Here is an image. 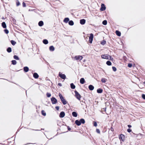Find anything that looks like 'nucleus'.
<instances>
[{"label": "nucleus", "instance_id": "1", "mask_svg": "<svg viewBox=\"0 0 145 145\" xmlns=\"http://www.w3.org/2000/svg\"><path fill=\"white\" fill-rule=\"evenodd\" d=\"M59 96L60 97V98L64 105H65L67 104V102L66 101L65 99L63 97L62 95L60 94V93H59Z\"/></svg>", "mask_w": 145, "mask_h": 145}, {"label": "nucleus", "instance_id": "2", "mask_svg": "<svg viewBox=\"0 0 145 145\" xmlns=\"http://www.w3.org/2000/svg\"><path fill=\"white\" fill-rule=\"evenodd\" d=\"M88 36L89 37V41L90 43L91 44L93 38V35L92 33H91Z\"/></svg>", "mask_w": 145, "mask_h": 145}, {"label": "nucleus", "instance_id": "3", "mask_svg": "<svg viewBox=\"0 0 145 145\" xmlns=\"http://www.w3.org/2000/svg\"><path fill=\"white\" fill-rule=\"evenodd\" d=\"M75 93V96L76 97L77 99L80 100L81 98V96L80 95L79 93L76 91H74Z\"/></svg>", "mask_w": 145, "mask_h": 145}, {"label": "nucleus", "instance_id": "4", "mask_svg": "<svg viewBox=\"0 0 145 145\" xmlns=\"http://www.w3.org/2000/svg\"><path fill=\"white\" fill-rule=\"evenodd\" d=\"M109 55L107 54H104L101 55V57L103 59H109Z\"/></svg>", "mask_w": 145, "mask_h": 145}, {"label": "nucleus", "instance_id": "5", "mask_svg": "<svg viewBox=\"0 0 145 145\" xmlns=\"http://www.w3.org/2000/svg\"><path fill=\"white\" fill-rule=\"evenodd\" d=\"M74 58L76 60L80 61L82 59L83 57L81 56H77L74 57Z\"/></svg>", "mask_w": 145, "mask_h": 145}, {"label": "nucleus", "instance_id": "6", "mask_svg": "<svg viewBox=\"0 0 145 145\" xmlns=\"http://www.w3.org/2000/svg\"><path fill=\"white\" fill-rule=\"evenodd\" d=\"M59 75L60 77L63 79H65L66 78V76L65 74H63L60 72L59 73Z\"/></svg>", "mask_w": 145, "mask_h": 145}, {"label": "nucleus", "instance_id": "7", "mask_svg": "<svg viewBox=\"0 0 145 145\" xmlns=\"http://www.w3.org/2000/svg\"><path fill=\"white\" fill-rule=\"evenodd\" d=\"M51 101L52 103L53 104H55L57 102V99L54 97H52L51 99Z\"/></svg>", "mask_w": 145, "mask_h": 145}, {"label": "nucleus", "instance_id": "8", "mask_svg": "<svg viewBox=\"0 0 145 145\" xmlns=\"http://www.w3.org/2000/svg\"><path fill=\"white\" fill-rule=\"evenodd\" d=\"M106 9V7L104 4H102L101 5V7L100 8V10L101 11H103Z\"/></svg>", "mask_w": 145, "mask_h": 145}, {"label": "nucleus", "instance_id": "9", "mask_svg": "<svg viewBox=\"0 0 145 145\" xmlns=\"http://www.w3.org/2000/svg\"><path fill=\"white\" fill-rule=\"evenodd\" d=\"M119 138L120 140H121L122 141H124L125 140V136L121 134L120 137H119Z\"/></svg>", "mask_w": 145, "mask_h": 145}, {"label": "nucleus", "instance_id": "10", "mask_svg": "<svg viewBox=\"0 0 145 145\" xmlns=\"http://www.w3.org/2000/svg\"><path fill=\"white\" fill-rule=\"evenodd\" d=\"M65 115V113L63 112H61L60 114L59 117L61 118H63Z\"/></svg>", "mask_w": 145, "mask_h": 145}, {"label": "nucleus", "instance_id": "11", "mask_svg": "<svg viewBox=\"0 0 145 145\" xmlns=\"http://www.w3.org/2000/svg\"><path fill=\"white\" fill-rule=\"evenodd\" d=\"M86 22V20L84 19L81 20L80 21V23L81 24H84Z\"/></svg>", "mask_w": 145, "mask_h": 145}, {"label": "nucleus", "instance_id": "12", "mask_svg": "<svg viewBox=\"0 0 145 145\" xmlns=\"http://www.w3.org/2000/svg\"><path fill=\"white\" fill-rule=\"evenodd\" d=\"M85 81L84 79L83 78H82L80 79V82L81 84H84L85 83Z\"/></svg>", "mask_w": 145, "mask_h": 145}, {"label": "nucleus", "instance_id": "13", "mask_svg": "<svg viewBox=\"0 0 145 145\" xmlns=\"http://www.w3.org/2000/svg\"><path fill=\"white\" fill-rule=\"evenodd\" d=\"M75 123L78 125H81V122L78 120H76L75 121Z\"/></svg>", "mask_w": 145, "mask_h": 145}, {"label": "nucleus", "instance_id": "14", "mask_svg": "<svg viewBox=\"0 0 145 145\" xmlns=\"http://www.w3.org/2000/svg\"><path fill=\"white\" fill-rule=\"evenodd\" d=\"M34 77L35 78H37L39 77V75L38 74L36 73H35L33 75Z\"/></svg>", "mask_w": 145, "mask_h": 145}, {"label": "nucleus", "instance_id": "15", "mask_svg": "<svg viewBox=\"0 0 145 145\" xmlns=\"http://www.w3.org/2000/svg\"><path fill=\"white\" fill-rule=\"evenodd\" d=\"M107 80V79L105 78H102L101 79V82L104 83H105L106 82Z\"/></svg>", "mask_w": 145, "mask_h": 145}, {"label": "nucleus", "instance_id": "16", "mask_svg": "<svg viewBox=\"0 0 145 145\" xmlns=\"http://www.w3.org/2000/svg\"><path fill=\"white\" fill-rule=\"evenodd\" d=\"M89 88L91 90H92L94 88V86L92 85H90L89 86Z\"/></svg>", "mask_w": 145, "mask_h": 145}, {"label": "nucleus", "instance_id": "17", "mask_svg": "<svg viewBox=\"0 0 145 145\" xmlns=\"http://www.w3.org/2000/svg\"><path fill=\"white\" fill-rule=\"evenodd\" d=\"M54 47L52 46H51L49 47V50L51 51H54Z\"/></svg>", "mask_w": 145, "mask_h": 145}, {"label": "nucleus", "instance_id": "18", "mask_svg": "<svg viewBox=\"0 0 145 145\" xmlns=\"http://www.w3.org/2000/svg\"><path fill=\"white\" fill-rule=\"evenodd\" d=\"M69 19L68 18H65L63 21L65 23H67L69 21Z\"/></svg>", "mask_w": 145, "mask_h": 145}, {"label": "nucleus", "instance_id": "19", "mask_svg": "<svg viewBox=\"0 0 145 145\" xmlns=\"http://www.w3.org/2000/svg\"><path fill=\"white\" fill-rule=\"evenodd\" d=\"M43 22L42 21H40L39 23V25L40 26H42L43 25Z\"/></svg>", "mask_w": 145, "mask_h": 145}, {"label": "nucleus", "instance_id": "20", "mask_svg": "<svg viewBox=\"0 0 145 145\" xmlns=\"http://www.w3.org/2000/svg\"><path fill=\"white\" fill-rule=\"evenodd\" d=\"M2 26L4 28H6V25L5 23V22H3L2 23Z\"/></svg>", "mask_w": 145, "mask_h": 145}, {"label": "nucleus", "instance_id": "21", "mask_svg": "<svg viewBox=\"0 0 145 145\" xmlns=\"http://www.w3.org/2000/svg\"><path fill=\"white\" fill-rule=\"evenodd\" d=\"M116 35L118 36H120L121 34L120 32L119 31H116Z\"/></svg>", "mask_w": 145, "mask_h": 145}, {"label": "nucleus", "instance_id": "22", "mask_svg": "<svg viewBox=\"0 0 145 145\" xmlns=\"http://www.w3.org/2000/svg\"><path fill=\"white\" fill-rule=\"evenodd\" d=\"M103 89H98L97 90V92L98 93H101L103 92Z\"/></svg>", "mask_w": 145, "mask_h": 145}, {"label": "nucleus", "instance_id": "23", "mask_svg": "<svg viewBox=\"0 0 145 145\" xmlns=\"http://www.w3.org/2000/svg\"><path fill=\"white\" fill-rule=\"evenodd\" d=\"M72 115L73 116L75 117H76L77 116V114L75 112H72Z\"/></svg>", "mask_w": 145, "mask_h": 145}, {"label": "nucleus", "instance_id": "24", "mask_svg": "<svg viewBox=\"0 0 145 145\" xmlns=\"http://www.w3.org/2000/svg\"><path fill=\"white\" fill-rule=\"evenodd\" d=\"M71 87L72 89H74L75 88V86L73 83H71Z\"/></svg>", "mask_w": 145, "mask_h": 145}, {"label": "nucleus", "instance_id": "25", "mask_svg": "<svg viewBox=\"0 0 145 145\" xmlns=\"http://www.w3.org/2000/svg\"><path fill=\"white\" fill-rule=\"evenodd\" d=\"M69 24L70 25H74V22L72 20H71L69 22Z\"/></svg>", "mask_w": 145, "mask_h": 145}, {"label": "nucleus", "instance_id": "26", "mask_svg": "<svg viewBox=\"0 0 145 145\" xmlns=\"http://www.w3.org/2000/svg\"><path fill=\"white\" fill-rule=\"evenodd\" d=\"M24 70L25 72H27L29 71V68L27 67H24Z\"/></svg>", "mask_w": 145, "mask_h": 145}, {"label": "nucleus", "instance_id": "27", "mask_svg": "<svg viewBox=\"0 0 145 145\" xmlns=\"http://www.w3.org/2000/svg\"><path fill=\"white\" fill-rule=\"evenodd\" d=\"M43 42L44 44H47L48 43V41L46 39L44 40H43Z\"/></svg>", "mask_w": 145, "mask_h": 145}, {"label": "nucleus", "instance_id": "28", "mask_svg": "<svg viewBox=\"0 0 145 145\" xmlns=\"http://www.w3.org/2000/svg\"><path fill=\"white\" fill-rule=\"evenodd\" d=\"M106 64L107 65L109 66L111 65H112V63L111 62L108 61L106 62Z\"/></svg>", "mask_w": 145, "mask_h": 145}, {"label": "nucleus", "instance_id": "29", "mask_svg": "<svg viewBox=\"0 0 145 145\" xmlns=\"http://www.w3.org/2000/svg\"><path fill=\"white\" fill-rule=\"evenodd\" d=\"M11 42L12 44L13 45H15L16 43V42H15L13 40H11Z\"/></svg>", "mask_w": 145, "mask_h": 145}, {"label": "nucleus", "instance_id": "30", "mask_svg": "<svg viewBox=\"0 0 145 145\" xmlns=\"http://www.w3.org/2000/svg\"><path fill=\"white\" fill-rule=\"evenodd\" d=\"M80 121L81 122V123H84L85 122V121L83 119H81L80 120Z\"/></svg>", "mask_w": 145, "mask_h": 145}, {"label": "nucleus", "instance_id": "31", "mask_svg": "<svg viewBox=\"0 0 145 145\" xmlns=\"http://www.w3.org/2000/svg\"><path fill=\"white\" fill-rule=\"evenodd\" d=\"M106 43V41L105 40H103L101 42V44L103 45L105 44Z\"/></svg>", "mask_w": 145, "mask_h": 145}, {"label": "nucleus", "instance_id": "32", "mask_svg": "<svg viewBox=\"0 0 145 145\" xmlns=\"http://www.w3.org/2000/svg\"><path fill=\"white\" fill-rule=\"evenodd\" d=\"M12 64L14 65H16V60H13L12 61Z\"/></svg>", "mask_w": 145, "mask_h": 145}, {"label": "nucleus", "instance_id": "33", "mask_svg": "<svg viewBox=\"0 0 145 145\" xmlns=\"http://www.w3.org/2000/svg\"><path fill=\"white\" fill-rule=\"evenodd\" d=\"M107 24V22L106 20L103 21V24L105 25H106Z\"/></svg>", "mask_w": 145, "mask_h": 145}, {"label": "nucleus", "instance_id": "34", "mask_svg": "<svg viewBox=\"0 0 145 145\" xmlns=\"http://www.w3.org/2000/svg\"><path fill=\"white\" fill-rule=\"evenodd\" d=\"M14 59L16 60H19V58L18 56L16 55H15L14 56Z\"/></svg>", "mask_w": 145, "mask_h": 145}, {"label": "nucleus", "instance_id": "35", "mask_svg": "<svg viewBox=\"0 0 145 145\" xmlns=\"http://www.w3.org/2000/svg\"><path fill=\"white\" fill-rule=\"evenodd\" d=\"M110 60H111V61H113L114 60V59L113 57H112L111 56L109 55V59Z\"/></svg>", "mask_w": 145, "mask_h": 145}, {"label": "nucleus", "instance_id": "36", "mask_svg": "<svg viewBox=\"0 0 145 145\" xmlns=\"http://www.w3.org/2000/svg\"><path fill=\"white\" fill-rule=\"evenodd\" d=\"M7 51L8 52H11V48H8L7 49Z\"/></svg>", "mask_w": 145, "mask_h": 145}, {"label": "nucleus", "instance_id": "37", "mask_svg": "<svg viewBox=\"0 0 145 145\" xmlns=\"http://www.w3.org/2000/svg\"><path fill=\"white\" fill-rule=\"evenodd\" d=\"M41 113L43 116H45L46 115V113L44 110H42L41 112Z\"/></svg>", "mask_w": 145, "mask_h": 145}, {"label": "nucleus", "instance_id": "38", "mask_svg": "<svg viewBox=\"0 0 145 145\" xmlns=\"http://www.w3.org/2000/svg\"><path fill=\"white\" fill-rule=\"evenodd\" d=\"M112 68L113 71H116L117 70L116 68L115 67H113Z\"/></svg>", "mask_w": 145, "mask_h": 145}, {"label": "nucleus", "instance_id": "39", "mask_svg": "<svg viewBox=\"0 0 145 145\" xmlns=\"http://www.w3.org/2000/svg\"><path fill=\"white\" fill-rule=\"evenodd\" d=\"M46 95L48 97H50L51 96V94L49 93H47Z\"/></svg>", "mask_w": 145, "mask_h": 145}, {"label": "nucleus", "instance_id": "40", "mask_svg": "<svg viewBox=\"0 0 145 145\" xmlns=\"http://www.w3.org/2000/svg\"><path fill=\"white\" fill-rule=\"evenodd\" d=\"M6 34H8V31L7 29H5L4 30Z\"/></svg>", "mask_w": 145, "mask_h": 145}, {"label": "nucleus", "instance_id": "41", "mask_svg": "<svg viewBox=\"0 0 145 145\" xmlns=\"http://www.w3.org/2000/svg\"><path fill=\"white\" fill-rule=\"evenodd\" d=\"M128 66L129 67H131L132 66V65L131 64L129 63V64H128Z\"/></svg>", "mask_w": 145, "mask_h": 145}, {"label": "nucleus", "instance_id": "42", "mask_svg": "<svg viewBox=\"0 0 145 145\" xmlns=\"http://www.w3.org/2000/svg\"><path fill=\"white\" fill-rule=\"evenodd\" d=\"M93 124H94V125L95 127L97 126V123L96 122H94Z\"/></svg>", "mask_w": 145, "mask_h": 145}, {"label": "nucleus", "instance_id": "43", "mask_svg": "<svg viewBox=\"0 0 145 145\" xmlns=\"http://www.w3.org/2000/svg\"><path fill=\"white\" fill-rule=\"evenodd\" d=\"M142 97L143 99H145V95H144V94H142Z\"/></svg>", "mask_w": 145, "mask_h": 145}, {"label": "nucleus", "instance_id": "44", "mask_svg": "<svg viewBox=\"0 0 145 145\" xmlns=\"http://www.w3.org/2000/svg\"><path fill=\"white\" fill-rule=\"evenodd\" d=\"M22 5L23 7H26L25 4L24 2H23L22 3Z\"/></svg>", "mask_w": 145, "mask_h": 145}, {"label": "nucleus", "instance_id": "45", "mask_svg": "<svg viewBox=\"0 0 145 145\" xmlns=\"http://www.w3.org/2000/svg\"><path fill=\"white\" fill-rule=\"evenodd\" d=\"M96 132H97V133H100V130H99V129H96Z\"/></svg>", "mask_w": 145, "mask_h": 145}, {"label": "nucleus", "instance_id": "46", "mask_svg": "<svg viewBox=\"0 0 145 145\" xmlns=\"http://www.w3.org/2000/svg\"><path fill=\"white\" fill-rule=\"evenodd\" d=\"M127 131L128 132H131V130L130 129H127Z\"/></svg>", "mask_w": 145, "mask_h": 145}, {"label": "nucleus", "instance_id": "47", "mask_svg": "<svg viewBox=\"0 0 145 145\" xmlns=\"http://www.w3.org/2000/svg\"><path fill=\"white\" fill-rule=\"evenodd\" d=\"M20 5V3L19 1L17 2H16V5L17 6H19Z\"/></svg>", "mask_w": 145, "mask_h": 145}, {"label": "nucleus", "instance_id": "48", "mask_svg": "<svg viewBox=\"0 0 145 145\" xmlns=\"http://www.w3.org/2000/svg\"><path fill=\"white\" fill-rule=\"evenodd\" d=\"M56 108L57 110H58L59 109V108L58 106H56Z\"/></svg>", "mask_w": 145, "mask_h": 145}, {"label": "nucleus", "instance_id": "49", "mask_svg": "<svg viewBox=\"0 0 145 145\" xmlns=\"http://www.w3.org/2000/svg\"><path fill=\"white\" fill-rule=\"evenodd\" d=\"M58 85L59 86H62V84L61 83H59L58 84Z\"/></svg>", "mask_w": 145, "mask_h": 145}, {"label": "nucleus", "instance_id": "50", "mask_svg": "<svg viewBox=\"0 0 145 145\" xmlns=\"http://www.w3.org/2000/svg\"><path fill=\"white\" fill-rule=\"evenodd\" d=\"M110 130L112 131H114V129L112 127H111L110 128Z\"/></svg>", "mask_w": 145, "mask_h": 145}, {"label": "nucleus", "instance_id": "51", "mask_svg": "<svg viewBox=\"0 0 145 145\" xmlns=\"http://www.w3.org/2000/svg\"><path fill=\"white\" fill-rule=\"evenodd\" d=\"M142 135L141 134H138L137 135V136H141Z\"/></svg>", "mask_w": 145, "mask_h": 145}, {"label": "nucleus", "instance_id": "52", "mask_svg": "<svg viewBox=\"0 0 145 145\" xmlns=\"http://www.w3.org/2000/svg\"><path fill=\"white\" fill-rule=\"evenodd\" d=\"M128 126L130 128L131 127V126L130 125H128Z\"/></svg>", "mask_w": 145, "mask_h": 145}, {"label": "nucleus", "instance_id": "53", "mask_svg": "<svg viewBox=\"0 0 145 145\" xmlns=\"http://www.w3.org/2000/svg\"><path fill=\"white\" fill-rule=\"evenodd\" d=\"M68 129L70 131V130H71V129L70 128H68Z\"/></svg>", "mask_w": 145, "mask_h": 145}, {"label": "nucleus", "instance_id": "54", "mask_svg": "<svg viewBox=\"0 0 145 145\" xmlns=\"http://www.w3.org/2000/svg\"><path fill=\"white\" fill-rule=\"evenodd\" d=\"M144 83L145 84V82H144Z\"/></svg>", "mask_w": 145, "mask_h": 145}]
</instances>
